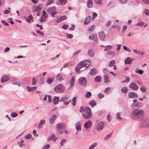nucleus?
Here are the masks:
<instances>
[{
    "instance_id": "f257e3e1",
    "label": "nucleus",
    "mask_w": 149,
    "mask_h": 149,
    "mask_svg": "<svg viewBox=\"0 0 149 149\" xmlns=\"http://www.w3.org/2000/svg\"><path fill=\"white\" fill-rule=\"evenodd\" d=\"M91 64V62L89 60H86L82 61L77 65L75 68V70L78 73H79L81 72V71H80V68L82 67H85V68L84 70H85Z\"/></svg>"
},
{
    "instance_id": "f03ea898",
    "label": "nucleus",
    "mask_w": 149,
    "mask_h": 149,
    "mask_svg": "<svg viewBox=\"0 0 149 149\" xmlns=\"http://www.w3.org/2000/svg\"><path fill=\"white\" fill-rule=\"evenodd\" d=\"M144 112L143 110L139 109L133 110L131 114V117L134 119H137L143 116Z\"/></svg>"
},
{
    "instance_id": "7ed1b4c3",
    "label": "nucleus",
    "mask_w": 149,
    "mask_h": 149,
    "mask_svg": "<svg viewBox=\"0 0 149 149\" xmlns=\"http://www.w3.org/2000/svg\"><path fill=\"white\" fill-rule=\"evenodd\" d=\"M82 115L85 119L91 118L92 116V113L90 108L86 107L85 111L83 112Z\"/></svg>"
},
{
    "instance_id": "20e7f679",
    "label": "nucleus",
    "mask_w": 149,
    "mask_h": 149,
    "mask_svg": "<svg viewBox=\"0 0 149 149\" xmlns=\"http://www.w3.org/2000/svg\"><path fill=\"white\" fill-rule=\"evenodd\" d=\"M65 126L63 124L59 123L56 125L57 130L60 134H62L63 131H64V132L65 133H67V131L65 130Z\"/></svg>"
},
{
    "instance_id": "39448f33",
    "label": "nucleus",
    "mask_w": 149,
    "mask_h": 149,
    "mask_svg": "<svg viewBox=\"0 0 149 149\" xmlns=\"http://www.w3.org/2000/svg\"><path fill=\"white\" fill-rule=\"evenodd\" d=\"M56 7L53 6L48 8L47 9V12L51 15L52 17H55V15L58 13L56 11Z\"/></svg>"
},
{
    "instance_id": "423d86ee",
    "label": "nucleus",
    "mask_w": 149,
    "mask_h": 149,
    "mask_svg": "<svg viewBox=\"0 0 149 149\" xmlns=\"http://www.w3.org/2000/svg\"><path fill=\"white\" fill-rule=\"evenodd\" d=\"M65 88L61 84H59L57 85L54 88V90L57 93H62L63 92Z\"/></svg>"
},
{
    "instance_id": "0eeeda50",
    "label": "nucleus",
    "mask_w": 149,
    "mask_h": 149,
    "mask_svg": "<svg viewBox=\"0 0 149 149\" xmlns=\"http://www.w3.org/2000/svg\"><path fill=\"white\" fill-rule=\"evenodd\" d=\"M79 83L84 86H86L87 84V80L84 77H81L79 79Z\"/></svg>"
},
{
    "instance_id": "6e6552de",
    "label": "nucleus",
    "mask_w": 149,
    "mask_h": 149,
    "mask_svg": "<svg viewBox=\"0 0 149 149\" xmlns=\"http://www.w3.org/2000/svg\"><path fill=\"white\" fill-rule=\"evenodd\" d=\"M42 8V4H39L37 6H33L32 11L33 12H39L41 10Z\"/></svg>"
},
{
    "instance_id": "1a4fd4ad",
    "label": "nucleus",
    "mask_w": 149,
    "mask_h": 149,
    "mask_svg": "<svg viewBox=\"0 0 149 149\" xmlns=\"http://www.w3.org/2000/svg\"><path fill=\"white\" fill-rule=\"evenodd\" d=\"M129 86L130 88L134 91H137L139 88V86L134 82L131 83Z\"/></svg>"
},
{
    "instance_id": "9d476101",
    "label": "nucleus",
    "mask_w": 149,
    "mask_h": 149,
    "mask_svg": "<svg viewBox=\"0 0 149 149\" xmlns=\"http://www.w3.org/2000/svg\"><path fill=\"white\" fill-rule=\"evenodd\" d=\"M90 40H93L95 42H97V35L93 33L91 34L89 37Z\"/></svg>"
},
{
    "instance_id": "9b49d317",
    "label": "nucleus",
    "mask_w": 149,
    "mask_h": 149,
    "mask_svg": "<svg viewBox=\"0 0 149 149\" xmlns=\"http://www.w3.org/2000/svg\"><path fill=\"white\" fill-rule=\"evenodd\" d=\"M104 123L103 122H101L98 123L96 127V129L98 131L102 130L103 128Z\"/></svg>"
},
{
    "instance_id": "f8f14e48",
    "label": "nucleus",
    "mask_w": 149,
    "mask_h": 149,
    "mask_svg": "<svg viewBox=\"0 0 149 149\" xmlns=\"http://www.w3.org/2000/svg\"><path fill=\"white\" fill-rule=\"evenodd\" d=\"M92 122L91 120H89L85 123L84 127L86 129L90 128L91 126Z\"/></svg>"
},
{
    "instance_id": "ddd939ff",
    "label": "nucleus",
    "mask_w": 149,
    "mask_h": 149,
    "mask_svg": "<svg viewBox=\"0 0 149 149\" xmlns=\"http://www.w3.org/2000/svg\"><path fill=\"white\" fill-rule=\"evenodd\" d=\"M88 55L89 56L93 57L95 56V53L94 52V50L93 49H89L88 51Z\"/></svg>"
},
{
    "instance_id": "4468645a",
    "label": "nucleus",
    "mask_w": 149,
    "mask_h": 149,
    "mask_svg": "<svg viewBox=\"0 0 149 149\" xmlns=\"http://www.w3.org/2000/svg\"><path fill=\"white\" fill-rule=\"evenodd\" d=\"M26 21L29 23H31L33 21V18L31 15L27 17L26 19Z\"/></svg>"
},
{
    "instance_id": "2eb2a0df",
    "label": "nucleus",
    "mask_w": 149,
    "mask_h": 149,
    "mask_svg": "<svg viewBox=\"0 0 149 149\" xmlns=\"http://www.w3.org/2000/svg\"><path fill=\"white\" fill-rule=\"evenodd\" d=\"M128 97L129 98H134L138 97L137 94L134 92H130L128 93Z\"/></svg>"
},
{
    "instance_id": "dca6fc26",
    "label": "nucleus",
    "mask_w": 149,
    "mask_h": 149,
    "mask_svg": "<svg viewBox=\"0 0 149 149\" xmlns=\"http://www.w3.org/2000/svg\"><path fill=\"white\" fill-rule=\"evenodd\" d=\"M74 76H72L69 81L68 82V84H70V87H73L74 86Z\"/></svg>"
},
{
    "instance_id": "f3484780",
    "label": "nucleus",
    "mask_w": 149,
    "mask_h": 149,
    "mask_svg": "<svg viewBox=\"0 0 149 149\" xmlns=\"http://www.w3.org/2000/svg\"><path fill=\"white\" fill-rule=\"evenodd\" d=\"M57 117V116L56 114L53 115L49 119V122L51 124H53L55 121V119Z\"/></svg>"
},
{
    "instance_id": "a211bd4d",
    "label": "nucleus",
    "mask_w": 149,
    "mask_h": 149,
    "mask_svg": "<svg viewBox=\"0 0 149 149\" xmlns=\"http://www.w3.org/2000/svg\"><path fill=\"white\" fill-rule=\"evenodd\" d=\"M60 100L59 98L57 96H55L52 100V102L54 104L56 105L58 104Z\"/></svg>"
},
{
    "instance_id": "6ab92c4d",
    "label": "nucleus",
    "mask_w": 149,
    "mask_h": 149,
    "mask_svg": "<svg viewBox=\"0 0 149 149\" xmlns=\"http://www.w3.org/2000/svg\"><path fill=\"white\" fill-rule=\"evenodd\" d=\"M98 36L100 39L103 40L104 39L105 36V35L103 32L99 33Z\"/></svg>"
},
{
    "instance_id": "aec40b11",
    "label": "nucleus",
    "mask_w": 149,
    "mask_h": 149,
    "mask_svg": "<svg viewBox=\"0 0 149 149\" xmlns=\"http://www.w3.org/2000/svg\"><path fill=\"white\" fill-rule=\"evenodd\" d=\"M56 79L57 81H60L63 80V78L62 77V75L60 73L58 74L56 77Z\"/></svg>"
},
{
    "instance_id": "412c9836",
    "label": "nucleus",
    "mask_w": 149,
    "mask_h": 149,
    "mask_svg": "<svg viewBox=\"0 0 149 149\" xmlns=\"http://www.w3.org/2000/svg\"><path fill=\"white\" fill-rule=\"evenodd\" d=\"M66 19L67 17L66 16H62L57 19L56 20V22H59L65 19Z\"/></svg>"
},
{
    "instance_id": "4be33fe9",
    "label": "nucleus",
    "mask_w": 149,
    "mask_h": 149,
    "mask_svg": "<svg viewBox=\"0 0 149 149\" xmlns=\"http://www.w3.org/2000/svg\"><path fill=\"white\" fill-rule=\"evenodd\" d=\"M9 79L8 76L5 75L3 76L1 79V81L2 83H4Z\"/></svg>"
},
{
    "instance_id": "5701e85b",
    "label": "nucleus",
    "mask_w": 149,
    "mask_h": 149,
    "mask_svg": "<svg viewBox=\"0 0 149 149\" xmlns=\"http://www.w3.org/2000/svg\"><path fill=\"white\" fill-rule=\"evenodd\" d=\"M56 136L54 134H52L50 136H49L47 138V140L48 141H50L51 140L54 139V141L57 139V138L55 137Z\"/></svg>"
},
{
    "instance_id": "b1692460",
    "label": "nucleus",
    "mask_w": 149,
    "mask_h": 149,
    "mask_svg": "<svg viewBox=\"0 0 149 149\" xmlns=\"http://www.w3.org/2000/svg\"><path fill=\"white\" fill-rule=\"evenodd\" d=\"M76 129L77 131H80L81 130V124L80 123L78 122L75 125Z\"/></svg>"
},
{
    "instance_id": "393cba45",
    "label": "nucleus",
    "mask_w": 149,
    "mask_h": 149,
    "mask_svg": "<svg viewBox=\"0 0 149 149\" xmlns=\"http://www.w3.org/2000/svg\"><path fill=\"white\" fill-rule=\"evenodd\" d=\"M87 6L88 8H91L93 6V1L92 0H88L87 1Z\"/></svg>"
},
{
    "instance_id": "a878e982",
    "label": "nucleus",
    "mask_w": 149,
    "mask_h": 149,
    "mask_svg": "<svg viewBox=\"0 0 149 149\" xmlns=\"http://www.w3.org/2000/svg\"><path fill=\"white\" fill-rule=\"evenodd\" d=\"M91 16L86 17L84 22V24H88L91 21Z\"/></svg>"
},
{
    "instance_id": "bb28decb",
    "label": "nucleus",
    "mask_w": 149,
    "mask_h": 149,
    "mask_svg": "<svg viewBox=\"0 0 149 149\" xmlns=\"http://www.w3.org/2000/svg\"><path fill=\"white\" fill-rule=\"evenodd\" d=\"M45 123V120H40V122L39 124L38 128L40 129L42 128L44 124Z\"/></svg>"
},
{
    "instance_id": "cd10ccee",
    "label": "nucleus",
    "mask_w": 149,
    "mask_h": 149,
    "mask_svg": "<svg viewBox=\"0 0 149 149\" xmlns=\"http://www.w3.org/2000/svg\"><path fill=\"white\" fill-rule=\"evenodd\" d=\"M89 74L91 75H95L97 74V71L95 68L91 69L89 72Z\"/></svg>"
},
{
    "instance_id": "c85d7f7f",
    "label": "nucleus",
    "mask_w": 149,
    "mask_h": 149,
    "mask_svg": "<svg viewBox=\"0 0 149 149\" xmlns=\"http://www.w3.org/2000/svg\"><path fill=\"white\" fill-rule=\"evenodd\" d=\"M48 16L47 15H41V18L40 21L41 22H43L45 21L47 18Z\"/></svg>"
},
{
    "instance_id": "c756f323",
    "label": "nucleus",
    "mask_w": 149,
    "mask_h": 149,
    "mask_svg": "<svg viewBox=\"0 0 149 149\" xmlns=\"http://www.w3.org/2000/svg\"><path fill=\"white\" fill-rule=\"evenodd\" d=\"M68 97L67 96H63L61 97L60 100V102H64L65 101H68Z\"/></svg>"
},
{
    "instance_id": "7c9ffc66",
    "label": "nucleus",
    "mask_w": 149,
    "mask_h": 149,
    "mask_svg": "<svg viewBox=\"0 0 149 149\" xmlns=\"http://www.w3.org/2000/svg\"><path fill=\"white\" fill-rule=\"evenodd\" d=\"M132 60L130 58H127L126 59L125 61V64H130L132 63Z\"/></svg>"
},
{
    "instance_id": "2f4dec72",
    "label": "nucleus",
    "mask_w": 149,
    "mask_h": 149,
    "mask_svg": "<svg viewBox=\"0 0 149 149\" xmlns=\"http://www.w3.org/2000/svg\"><path fill=\"white\" fill-rule=\"evenodd\" d=\"M95 81L96 82H100L101 81V78L100 76H96L95 78Z\"/></svg>"
},
{
    "instance_id": "473e14b6",
    "label": "nucleus",
    "mask_w": 149,
    "mask_h": 149,
    "mask_svg": "<svg viewBox=\"0 0 149 149\" xmlns=\"http://www.w3.org/2000/svg\"><path fill=\"white\" fill-rule=\"evenodd\" d=\"M59 3L61 5H64L67 2V0H59Z\"/></svg>"
},
{
    "instance_id": "72a5a7b5",
    "label": "nucleus",
    "mask_w": 149,
    "mask_h": 149,
    "mask_svg": "<svg viewBox=\"0 0 149 149\" xmlns=\"http://www.w3.org/2000/svg\"><path fill=\"white\" fill-rule=\"evenodd\" d=\"M54 80V78H53L49 77L47 79V83L51 84L53 82Z\"/></svg>"
},
{
    "instance_id": "f704fd0d",
    "label": "nucleus",
    "mask_w": 149,
    "mask_h": 149,
    "mask_svg": "<svg viewBox=\"0 0 149 149\" xmlns=\"http://www.w3.org/2000/svg\"><path fill=\"white\" fill-rule=\"evenodd\" d=\"M26 88L27 90L29 92L31 91L35 90L36 89V87H29L28 86H27Z\"/></svg>"
},
{
    "instance_id": "c9c22d12",
    "label": "nucleus",
    "mask_w": 149,
    "mask_h": 149,
    "mask_svg": "<svg viewBox=\"0 0 149 149\" xmlns=\"http://www.w3.org/2000/svg\"><path fill=\"white\" fill-rule=\"evenodd\" d=\"M96 103L94 100H92L89 103V104L91 105L92 107H93L96 105Z\"/></svg>"
},
{
    "instance_id": "e433bc0d",
    "label": "nucleus",
    "mask_w": 149,
    "mask_h": 149,
    "mask_svg": "<svg viewBox=\"0 0 149 149\" xmlns=\"http://www.w3.org/2000/svg\"><path fill=\"white\" fill-rule=\"evenodd\" d=\"M54 0H48L46 2L45 6H48L53 3L54 2Z\"/></svg>"
},
{
    "instance_id": "4c0bfd02",
    "label": "nucleus",
    "mask_w": 149,
    "mask_h": 149,
    "mask_svg": "<svg viewBox=\"0 0 149 149\" xmlns=\"http://www.w3.org/2000/svg\"><path fill=\"white\" fill-rule=\"evenodd\" d=\"M104 81L105 83H107L109 81V77L107 75H105L104 76Z\"/></svg>"
},
{
    "instance_id": "58836bf2",
    "label": "nucleus",
    "mask_w": 149,
    "mask_h": 149,
    "mask_svg": "<svg viewBox=\"0 0 149 149\" xmlns=\"http://www.w3.org/2000/svg\"><path fill=\"white\" fill-rule=\"evenodd\" d=\"M95 26L94 25H92L91 26L89 27L88 29V31L89 33H91L94 30Z\"/></svg>"
},
{
    "instance_id": "ea45409f",
    "label": "nucleus",
    "mask_w": 149,
    "mask_h": 149,
    "mask_svg": "<svg viewBox=\"0 0 149 149\" xmlns=\"http://www.w3.org/2000/svg\"><path fill=\"white\" fill-rule=\"evenodd\" d=\"M106 47L104 49L105 51H109L112 48V46L111 45H107L106 46Z\"/></svg>"
},
{
    "instance_id": "a19ab883",
    "label": "nucleus",
    "mask_w": 149,
    "mask_h": 149,
    "mask_svg": "<svg viewBox=\"0 0 149 149\" xmlns=\"http://www.w3.org/2000/svg\"><path fill=\"white\" fill-rule=\"evenodd\" d=\"M91 96V93L90 92H88L86 93L85 96L87 98H88Z\"/></svg>"
},
{
    "instance_id": "79ce46f5",
    "label": "nucleus",
    "mask_w": 149,
    "mask_h": 149,
    "mask_svg": "<svg viewBox=\"0 0 149 149\" xmlns=\"http://www.w3.org/2000/svg\"><path fill=\"white\" fill-rule=\"evenodd\" d=\"M97 144V143H95L91 145L88 149H93L96 146Z\"/></svg>"
},
{
    "instance_id": "37998d69",
    "label": "nucleus",
    "mask_w": 149,
    "mask_h": 149,
    "mask_svg": "<svg viewBox=\"0 0 149 149\" xmlns=\"http://www.w3.org/2000/svg\"><path fill=\"white\" fill-rule=\"evenodd\" d=\"M121 91L123 92L126 93L128 91V89L127 87H124L121 89Z\"/></svg>"
},
{
    "instance_id": "c03bdc74",
    "label": "nucleus",
    "mask_w": 149,
    "mask_h": 149,
    "mask_svg": "<svg viewBox=\"0 0 149 149\" xmlns=\"http://www.w3.org/2000/svg\"><path fill=\"white\" fill-rule=\"evenodd\" d=\"M133 51L136 54H139L141 55L143 54V53H141L139 50H137L136 49H134Z\"/></svg>"
},
{
    "instance_id": "a18cd8bd",
    "label": "nucleus",
    "mask_w": 149,
    "mask_h": 149,
    "mask_svg": "<svg viewBox=\"0 0 149 149\" xmlns=\"http://www.w3.org/2000/svg\"><path fill=\"white\" fill-rule=\"evenodd\" d=\"M76 97H74L72 99V104L73 106H75L76 103Z\"/></svg>"
},
{
    "instance_id": "49530a36",
    "label": "nucleus",
    "mask_w": 149,
    "mask_h": 149,
    "mask_svg": "<svg viewBox=\"0 0 149 149\" xmlns=\"http://www.w3.org/2000/svg\"><path fill=\"white\" fill-rule=\"evenodd\" d=\"M143 71L141 70V69H139L137 71L136 70L135 72L136 73H138L140 74H143Z\"/></svg>"
},
{
    "instance_id": "de8ad7c7",
    "label": "nucleus",
    "mask_w": 149,
    "mask_h": 149,
    "mask_svg": "<svg viewBox=\"0 0 149 149\" xmlns=\"http://www.w3.org/2000/svg\"><path fill=\"white\" fill-rule=\"evenodd\" d=\"M66 140L65 139H62L61 141L60 144V146L61 147L63 146L64 143L65 142Z\"/></svg>"
},
{
    "instance_id": "09e8293b",
    "label": "nucleus",
    "mask_w": 149,
    "mask_h": 149,
    "mask_svg": "<svg viewBox=\"0 0 149 149\" xmlns=\"http://www.w3.org/2000/svg\"><path fill=\"white\" fill-rule=\"evenodd\" d=\"M140 89L141 91L144 92H146V88L144 86H141L140 88Z\"/></svg>"
},
{
    "instance_id": "8fccbe9b",
    "label": "nucleus",
    "mask_w": 149,
    "mask_h": 149,
    "mask_svg": "<svg viewBox=\"0 0 149 149\" xmlns=\"http://www.w3.org/2000/svg\"><path fill=\"white\" fill-rule=\"evenodd\" d=\"M97 16V14L95 12H93L92 13V20L96 18Z\"/></svg>"
},
{
    "instance_id": "3c124183",
    "label": "nucleus",
    "mask_w": 149,
    "mask_h": 149,
    "mask_svg": "<svg viewBox=\"0 0 149 149\" xmlns=\"http://www.w3.org/2000/svg\"><path fill=\"white\" fill-rule=\"evenodd\" d=\"M11 116L13 117H15L18 116V114L15 112H12L11 114Z\"/></svg>"
},
{
    "instance_id": "603ef678",
    "label": "nucleus",
    "mask_w": 149,
    "mask_h": 149,
    "mask_svg": "<svg viewBox=\"0 0 149 149\" xmlns=\"http://www.w3.org/2000/svg\"><path fill=\"white\" fill-rule=\"evenodd\" d=\"M111 133H110V134H108L104 138V139L107 140L108 139H109V138H110L111 136Z\"/></svg>"
},
{
    "instance_id": "864d4df0",
    "label": "nucleus",
    "mask_w": 149,
    "mask_h": 149,
    "mask_svg": "<svg viewBox=\"0 0 149 149\" xmlns=\"http://www.w3.org/2000/svg\"><path fill=\"white\" fill-rule=\"evenodd\" d=\"M66 37L69 38L71 39L72 38L73 35L71 34L67 33Z\"/></svg>"
},
{
    "instance_id": "5fc2aeb1",
    "label": "nucleus",
    "mask_w": 149,
    "mask_h": 149,
    "mask_svg": "<svg viewBox=\"0 0 149 149\" xmlns=\"http://www.w3.org/2000/svg\"><path fill=\"white\" fill-rule=\"evenodd\" d=\"M85 110L86 107L84 108L83 107H81L79 109V111L81 112H84L85 111Z\"/></svg>"
},
{
    "instance_id": "6e6d98bb",
    "label": "nucleus",
    "mask_w": 149,
    "mask_h": 149,
    "mask_svg": "<svg viewBox=\"0 0 149 149\" xmlns=\"http://www.w3.org/2000/svg\"><path fill=\"white\" fill-rule=\"evenodd\" d=\"M81 52V50H79L76 51L74 54L73 56H76L79 53Z\"/></svg>"
},
{
    "instance_id": "4d7b16f0",
    "label": "nucleus",
    "mask_w": 149,
    "mask_h": 149,
    "mask_svg": "<svg viewBox=\"0 0 149 149\" xmlns=\"http://www.w3.org/2000/svg\"><path fill=\"white\" fill-rule=\"evenodd\" d=\"M104 96V94H102L101 93H99L98 95V97L99 99H102Z\"/></svg>"
},
{
    "instance_id": "13d9d810",
    "label": "nucleus",
    "mask_w": 149,
    "mask_h": 149,
    "mask_svg": "<svg viewBox=\"0 0 149 149\" xmlns=\"http://www.w3.org/2000/svg\"><path fill=\"white\" fill-rule=\"evenodd\" d=\"M123 49H124L125 50L129 52H130V49H128L126 46H123Z\"/></svg>"
},
{
    "instance_id": "bf43d9fd",
    "label": "nucleus",
    "mask_w": 149,
    "mask_h": 149,
    "mask_svg": "<svg viewBox=\"0 0 149 149\" xmlns=\"http://www.w3.org/2000/svg\"><path fill=\"white\" fill-rule=\"evenodd\" d=\"M32 84L33 85H35L36 83V79L35 78H33L32 79Z\"/></svg>"
},
{
    "instance_id": "052dcab7",
    "label": "nucleus",
    "mask_w": 149,
    "mask_h": 149,
    "mask_svg": "<svg viewBox=\"0 0 149 149\" xmlns=\"http://www.w3.org/2000/svg\"><path fill=\"white\" fill-rule=\"evenodd\" d=\"M95 3L99 4H101L102 3V0H94Z\"/></svg>"
},
{
    "instance_id": "680f3d73",
    "label": "nucleus",
    "mask_w": 149,
    "mask_h": 149,
    "mask_svg": "<svg viewBox=\"0 0 149 149\" xmlns=\"http://www.w3.org/2000/svg\"><path fill=\"white\" fill-rule=\"evenodd\" d=\"M50 146L49 144H46L44 146L42 149H49L50 147Z\"/></svg>"
},
{
    "instance_id": "e2e57ef3",
    "label": "nucleus",
    "mask_w": 149,
    "mask_h": 149,
    "mask_svg": "<svg viewBox=\"0 0 149 149\" xmlns=\"http://www.w3.org/2000/svg\"><path fill=\"white\" fill-rule=\"evenodd\" d=\"M47 98H48V102L49 103H51L52 102V100H51V96L50 95H47Z\"/></svg>"
},
{
    "instance_id": "0e129e2a",
    "label": "nucleus",
    "mask_w": 149,
    "mask_h": 149,
    "mask_svg": "<svg viewBox=\"0 0 149 149\" xmlns=\"http://www.w3.org/2000/svg\"><path fill=\"white\" fill-rule=\"evenodd\" d=\"M120 114L119 113H118L117 114V117L118 119L119 120L122 119V118L120 117Z\"/></svg>"
},
{
    "instance_id": "69168bd1",
    "label": "nucleus",
    "mask_w": 149,
    "mask_h": 149,
    "mask_svg": "<svg viewBox=\"0 0 149 149\" xmlns=\"http://www.w3.org/2000/svg\"><path fill=\"white\" fill-rule=\"evenodd\" d=\"M111 24V22L109 21L106 24V26L107 27H109Z\"/></svg>"
},
{
    "instance_id": "338daca9",
    "label": "nucleus",
    "mask_w": 149,
    "mask_h": 149,
    "mask_svg": "<svg viewBox=\"0 0 149 149\" xmlns=\"http://www.w3.org/2000/svg\"><path fill=\"white\" fill-rule=\"evenodd\" d=\"M1 22H2V23H3V24H4V26H9L8 24L6 22L4 21L3 20H1Z\"/></svg>"
},
{
    "instance_id": "774afa93",
    "label": "nucleus",
    "mask_w": 149,
    "mask_h": 149,
    "mask_svg": "<svg viewBox=\"0 0 149 149\" xmlns=\"http://www.w3.org/2000/svg\"><path fill=\"white\" fill-rule=\"evenodd\" d=\"M144 24V23L143 22H139V23H137L136 24V25H137V26H142Z\"/></svg>"
}]
</instances>
